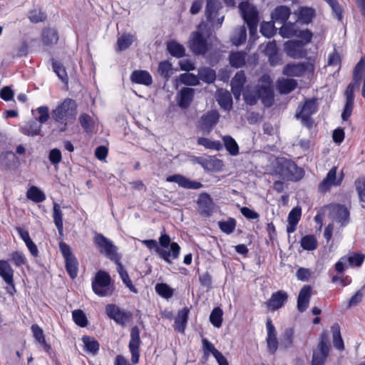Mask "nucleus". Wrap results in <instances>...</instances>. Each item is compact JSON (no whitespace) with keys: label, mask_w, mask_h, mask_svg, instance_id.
<instances>
[{"label":"nucleus","mask_w":365,"mask_h":365,"mask_svg":"<svg viewBox=\"0 0 365 365\" xmlns=\"http://www.w3.org/2000/svg\"><path fill=\"white\" fill-rule=\"evenodd\" d=\"M288 295L283 291L279 290L273 293L270 299L267 302V306L272 311H275L281 308L287 301Z\"/></svg>","instance_id":"23"},{"label":"nucleus","mask_w":365,"mask_h":365,"mask_svg":"<svg viewBox=\"0 0 365 365\" xmlns=\"http://www.w3.org/2000/svg\"><path fill=\"white\" fill-rule=\"evenodd\" d=\"M220 8L221 4L218 0H207L205 16L212 26L217 28L222 25L224 21V16L217 17L218 11Z\"/></svg>","instance_id":"11"},{"label":"nucleus","mask_w":365,"mask_h":365,"mask_svg":"<svg viewBox=\"0 0 365 365\" xmlns=\"http://www.w3.org/2000/svg\"><path fill=\"white\" fill-rule=\"evenodd\" d=\"M99 252L106 256L112 261H117L118 259V247L108 238L102 234H96L93 239Z\"/></svg>","instance_id":"7"},{"label":"nucleus","mask_w":365,"mask_h":365,"mask_svg":"<svg viewBox=\"0 0 365 365\" xmlns=\"http://www.w3.org/2000/svg\"><path fill=\"white\" fill-rule=\"evenodd\" d=\"M53 69L62 82L65 83H68V78L67 73L66 71L65 68L62 66L61 63L57 61H53Z\"/></svg>","instance_id":"58"},{"label":"nucleus","mask_w":365,"mask_h":365,"mask_svg":"<svg viewBox=\"0 0 365 365\" xmlns=\"http://www.w3.org/2000/svg\"><path fill=\"white\" fill-rule=\"evenodd\" d=\"M167 49L173 56L181 58L185 55V47L175 41H169L167 43Z\"/></svg>","instance_id":"40"},{"label":"nucleus","mask_w":365,"mask_h":365,"mask_svg":"<svg viewBox=\"0 0 365 365\" xmlns=\"http://www.w3.org/2000/svg\"><path fill=\"white\" fill-rule=\"evenodd\" d=\"M342 180V176L336 179V168L333 167L327 173L326 178L322 181L319 185L320 192H325L328 191L332 186L339 185Z\"/></svg>","instance_id":"21"},{"label":"nucleus","mask_w":365,"mask_h":365,"mask_svg":"<svg viewBox=\"0 0 365 365\" xmlns=\"http://www.w3.org/2000/svg\"><path fill=\"white\" fill-rule=\"evenodd\" d=\"M53 218L59 235L63 236V212L60 205L55 202L53 205Z\"/></svg>","instance_id":"32"},{"label":"nucleus","mask_w":365,"mask_h":365,"mask_svg":"<svg viewBox=\"0 0 365 365\" xmlns=\"http://www.w3.org/2000/svg\"><path fill=\"white\" fill-rule=\"evenodd\" d=\"M217 101L220 106L225 110H229L232 107V97L227 91H219Z\"/></svg>","instance_id":"43"},{"label":"nucleus","mask_w":365,"mask_h":365,"mask_svg":"<svg viewBox=\"0 0 365 365\" xmlns=\"http://www.w3.org/2000/svg\"><path fill=\"white\" fill-rule=\"evenodd\" d=\"M304 45L302 41H288L284 43V51L292 58H302L307 55Z\"/></svg>","instance_id":"16"},{"label":"nucleus","mask_w":365,"mask_h":365,"mask_svg":"<svg viewBox=\"0 0 365 365\" xmlns=\"http://www.w3.org/2000/svg\"><path fill=\"white\" fill-rule=\"evenodd\" d=\"M168 182H175L179 186L186 189L197 190L202 187V184L200 182L192 181L181 175H173L166 178Z\"/></svg>","instance_id":"22"},{"label":"nucleus","mask_w":365,"mask_h":365,"mask_svg":"<svg viewBox=\"0 0 365 365\" xmlns=\"http://www.w3.org/2000/svg\"><path fill=\"white\" fill-rule=\"evenodd\" d=\"M197 144L205 147L207 149L220 150L222 148V144L219 140H212L207 138H198Z\"/></svg>","instance_id":"47"},{"label":"nucleus","mask_w":365,"mask_h":365,"mask_svg":"<svg viewBox=\"0 0 365 365\" xmlns=\"http://www.w3.org/2000/svg\"><path fill=\"white\" fill-rule=\"evenodd\" d=\"M106 312L110 319L120 324H125L130 317L129 312L121 310L118 307L112 304L106 307Z\"/></svg>","instance_id":"18"},{"label":"nucleus","mask_w":365,"mask_h":365,"mask_svg":"<svg viewBox=\"0 0 365 365\" xmlns=\"http://www.w3.org/2000/svg\"><path fill=\"white\" fill-rule=\"evenodd\" d=\"M31 329L36 341L48 353L51 347V345L46 341L43 329L37 324H33Z\"/></svg>","instance_id":"35"},{"label":"nucleus","mask_w":365,"mask_h":365,"mask_svg":"<svg viewBox=\"0 0 365 365\" xmlns=\"http://www.w3.org/2000/svg\"><path fill=\"white\" fill-rule=\"evenodd\" d=\"M92 288L95 294L100 297L110 296L114 290L110 275L103 271L96 273L95 279L92 282Z\"/></svg>","instance_id":"5"},{"label":"nucleus","mask_w":365,"mask_h":365,"mask_svg":"<svg viewBox=\"0 0 365 365\" xmlns=\"http://www.w3.org/2000/svg\"><path fill=\"white\" fill-rule=\"evenodd\" d=\"M314 15V11L310 8H302L299 11V19L304 24H309Z\"/></svg>","instance_id":"62"},{"label":"nucleus","mask_w":365,"mask_h":365,"mask_svg":"<svg viewBox=\"0 0 365 365\" xmlns=\"http://www.w3.org/2000/svg\"><path fill=\"white\" fill-rule=\"evenodd\" d=\"M243 97L247 104L255 105L259 99L257 86H247L243 93Z\"/></svg>","instance_id":"39"},{"label":"nucleus","mask_w":365,"mask_h":365,"mask_svg":"<svg viewBox=\"0 0 365 365\" xmlns=\"http://www.w3.org/2000/svg\"><path fill=\"white\" fill-rule=\"evenodd\" d=\"M330 349L329 335L324 331L319 336L317 347L313 350L311 365H325Z\"/></svg>","instance_id":"4"},{"label":"nucleus","mask_w":365,"mask_h":365,"mask_svg":"<svg viewBox=\"0 0 365 365\" xmlns=\"http://www.w3.org/2000/svg\"><path fill=\"white\" fill-rule=\"evenodd\" d=\"M291 14L290 9L286 6L277 7L272 13V19L274 21L284 24L289 19Z\"/></svg>","instance_id":"33"},{"label":"nucleus","mask_w":365,"mask_h":365,"mask_svg":"<svg viewBox=\"0 0 365 365\" xmlns=\"http://www.w3.org/2000/svg\"><path fill=\"white\" fill-rule=\"evenodd\" d=\"M58 40V32L55 29L46 28L42 31V41L46 46L56 44Z\"/></svg>","instance_id":"37"},{"label":"nucleus","mask_w":365,"mask_h":365,"mask_svg":"<svg viewBox=\"0 0 365 365\" xmlns=\"http://www.w3.org/2000/svg\"><path fill=\"white\" fill-rule=\"evenodd\" d=\"M317 111V105L314 100H307L302 106L299 112L296 113V118L303 121H307L309 117Z\"/></svg>","instance_id":"27"},{"label":"nucleus","mask_w":365,"mask_h":365,"mask_svg":"<svg viewBox=\"0 0 365 365\" xmlns=\"http://www.w3.org/2000/svg\"><path fill=\"white\" fill-rule=\"evenodd\" d=\"M130 81L137 84L149 86L153 83L151 75L146 71L135 70L130 75Z\"/></svg>","instance_id":"26"},{"label":"nucleus","mask_w":365,"mask_h":365,"mask_svg":"<svg viewBox=\"0 0 365 365\" xmlns=\"http://www.w3.org/2000/svg\"><path fill=\"white\" fill-rule=\"evenodd\" d=\"M10 260L14 264L16 267H21L26 264V258L24 254L20 251H16L11 252L10 255Z\"/></svg>","instance_id":"60"},{"label":"nucleus","mask_w":365,"mask_h":365,"mask_svg":"<svg viewBox=\"0 0 365 365\" xmlns=\"http://www.w3.org/2000/svg\"><path fill=\"white\" fill-rule=\"evenodd\" d=\"M82 341L87 351L96 354L99 349L98 342L93 337L83 336Z\"/></svg>","instance_id":"51"},{"label":"nucleus","mask_w":365,"mask_h":365,"mask_svg":"<svg viewBox=\"0 0 365 365\" xmlns=\"http://www.w3.org/2000/svg\"><path fill=\"white\" fill-rule=\"evenodd\" d=\"M158 72L166 81L168 80L170 75L172 74V64L168 61L160 62L158 66Z\"/></svg>","instance_id":"56"},{"label":"nucleus","mask_w":365,"mask_h":365,"mask_svg":"<svg viewBox=\"0 0 365 365\" xmlns=\"http://www.w3.org/2000/svg\"><path fill=\"white\" fill-rule=\"evenodd\" d=\"M294 339V330L292 328L286 329L281 336V344L284 348H289Z\"/></svg>","instance_id":"55"},{"label":"nucleus","mask_w":365,"mask_h":365,"mask_svg":"<svg viewBox=\"0 0 365 365\" xmlns=\"http://www.w3.org/2000/svg\"><path fill=\"white\" fill-rule=\"evenodd\" d=\"M195 91L190 88H183L178 94V103L182 108H187L192 101Z\"/></svg>","instance_id":"28"},{"label":"nucleus","mask_w":365,"mask_h":365,"mask_svg":"<svg viewBox=\"0 0 365 365\" xmlns=\"http://www.w3.org/2000/svg\"><path fill=\"white\" fill-rule=\"evenodd\" d=\"M313 66L309 63H289L284 67L283 74L288 76L299 77L307 71H312Z\"/></svg>","instance_id":"17"},{"label":"nucleus","mask_w":365,"mask_h":365,"mask_svg":"<svg viewBox=\"0 0 365 365\" xmlns=\"http://www.w3.org/2000/svg\"><path fill=\"white\" fill-rule=\"evenodd\" d=\"M140 343V330L138 327L135 326L131 329L130 340L129 342V349L131 353V361L133 364H136L139 361V346Z\"/></svg>","instance_id":"13"},{"label":"nucleus","mask_w":365,"mask_h":365,"mask_svg":"<svg viewBox=\"0 0 365 365\" xmlns=\"http://www.w3.org/2000/svg\"><path fill=\"white\" fill-rule=\"evenodd\" d=\"M222 310L220 308L213 309L210 315V321L214 327L219 328L222 326Z\"/></svg>","instance_id":"53"},{"label":"nucleus","mask_w":365,"mask_h":365,"mask_svg":"<svg viewBox=\"0 0 365 365\" xmlns=\"http://www.w3.org/2000/svg\"><path fill=\"white\" fill-rule=\"evenodd\" d=\"M246 82V77L244 71H240L236 73L231 81L232 92L236 99H240L242 88Z\"/></svg>","instance_id":"25"},{"label":"nucleus","mask_w":365,"mask_h":365,"mask_svg":"<svg viewBox=\"0 0 365 365\" xmlns=\"http://www.w3.org/2000/svg\"><path fill=\"white\" fill-rule=\"evenodd\" d=\"M143 243L150 250L155 249V252L160 257L168 263H171L172 261L177 259L180 255V247L177 242H172L169 250L159 247L157 242L154 240H143Z\"/></svg>","instance_id":"6"},{"label":"nucleus","mask_w":365,"mask_h":365,"mask_svg":"<svg viewBox=\"0 0 365 365\" xmlns=\"http://www.w3.org/2000/svg\"><path fill=\"white\" fill-rule=\"evenodd\" d=\"M312 296V287L309 285H304L300 290L297 298V309L304 312L308 307Z\"/></svg>","instance_id":"24"},{"label":"nucleus","mask_w":365,"mask_h":365,"mask_svg":"<svg viewBox=\"0 0 365 365\" xmlns=\"http://www.w3.org/2000/svg\"><path fill=\"white\" fill-rule=\"evenodd\" d=\"M220 115L217 110H210L202 115L198 121V128L203 132L209 133L217 123Z\"/></svg>","instance_id":"14"},{"label":"nucleus","mask_w":365,"mask_h":365,"mask_svg":"<svg viewBox=\"0 0 365 365\" xmlns=\"http://www.w3.org/2000/svg\"><path fill=\"white\" fill-rule=\"evenodd\" d=\"M77 115V104L71 98H67L52 110L51 118L59 124V131L66 130L68 125L72 124Z\"/></svg>","instance_id":"1"},{"label":"nucleus","mask_w":365,"mask_h":365,"mask_svg":"<svg viewBox=\"0 0 365 365\" xmlns=\"http://www.w3.org/2000/svg\"><path fill=\"white\" fill-rule=\"evenodd\" d=\"M277 173L282 179L288 181H298L304 176V170L290 160L279 161Z\"/></svg>","instance_id":"3"},{"label":"nucleus","mask_w":365,"mask_h":365,"mask_svg":"<svg viewBox=\"0 0 365 365\" xmlns=\"http://www.w3.org/2000/svg\"><path fill=\"white\" fill-rule=\"evenodd\" d=\"M279 34L284 38H291L298 35V29L294 24H285L279 29Z\"/></svg>","instance_id":"49"},{"label":"nucleus","mask_w":365,"mask_h":365,"mask_svg":"<svg viewBox=\"0 0 365 365\" xmlns=\"http://www.w3.org/2000/svg\"><path fill=\"white\" fill-rule=\"evenodd\" d=\"M197 211L202 215L210 216L213 212L215 204L207 193H201L197 200Z\"/></svg>","instance_id":"19"},{"label":"nucleus","mask_w":365,"mask_h":365,"mask_svg":"<svg viewBox=\"0 0 365 365\" xmlns=\"http://www.w3.org/2000/svg\"><path fill=\"white\" fill-rule=\"evenodd\" d=\"M72 317L73 321L77 325L81 327H84L87 325V318L82 310H74L72 313Z\"/></svg>","instance_id":"63"},{"label":"nucleus","mask_w":365,"mask_h":365,"mask_svg":"<svg viewBox=\"0 0 365 365\" xmlns=\"http://www.w3.org/2000/svg\"><path fill=\"white\" fill-rule=\"evenodd\" d=\"M211 35V31L207 25L201 23L197 31L192 32L190 36V48L196 55L205 54L208 49L207 40Z\"/></svg>","instance_id":"2"},{"label":"nucleus","mask_w":365,"mask_h":365,"mask_svg":"<svg viewBox=\"0 0 365 365\" xmlns=\"http://www.w3.org/2000/svg\"><path fill=\"white\" fill-rule=\"evenodd\" d=\"M179 79L182 83L187 86H197L200 83L198 76L190 73L180 74Z\"/></svg>","instance_id":"54"},{"label":"nucleus","mask_w":365,"mask_h":365,"mask_svg":"<svg viewBox=\"0 0 365 365\" xmlns=\"http://www.w3.org/2000/svg\"><path fill=\"white\" fill-rule=\"evenodd\" d=\"M189 312L190 309L187 307H184L178 312L177 317L175 319V329L180 333H184L185 331Z\"/></svg>","instance_id":"31"},{"label":"nucleus","mask_w":365,"mask_h":365,"mask_svg":"<svg viewBox=\"0 0 365 365\" xmlns=\"http://www.w3.org/2000/svg\"><path fill=\"white\" fill-rule=\"evenodd\" d=\"M199 80L207 83H213L216 78L215 71L210 68H200L198 69Z\"/></svg>","instance_id":"41"},{"label":"nucleus","mask_w":365,"mask_h":365,"mask_svg":"<svg viewBox=\"0 0 365 365\" xmlns=\"http://www.w3.org/2000/svg\"><path fill=\"white\" fill-rule=\"evenodd\" d=\"M136 40L135 35L125 33L119 36L116 42V51H122L128 48L132 43Z\"/></svg>","instance_id":"34"},{"label":"nucleus","mask_w":365,"mask_h":365,"mask_svg":"<svg viewBox=\"0 0 365 365\" xmlns=\"http://www.w3.org/2000/svg\"><path fill=\"white\" fill-rule=\"evenodd\" d=\"M220 229L226 234H231L236 226V221L233 218H229L226 221H220L218 222Z\"/></svg>","instance_id":"59"},{"label":"nucleus","mask_w":365,"mask_h":365,"mask_svg":"<svg viewBox=\"0 0 365 365\" xmlns=\"http://www.w3.org/2000/svg\"><path fill=\"white\" fill-rule=\"evenodd\" d=\"M239 9L250 29V34L252 35L257 31V26L259 21L258 11L255 6L248 2H241Z\"/></svg>","instance_id":"8"},{"label":"nucleus","mask_w":365,"mask_h":365,"mask_svg":"<svg viewBox=\"0 0 365 365\" xmlns=\"http://www.w3.org/2000/svg\"><path fill=\"white\" fill-rule=\"evenodd\" d=\"M31 22L37 24L43 22L46 19V14L40 9L31 10L28 16Z\"/></svg>","instance_id":"61"},{"label":"nucleus","mask_w":365,"mask_h":365,"mask_svg":"<svg viewBox=\"0 0 365 365\" xmlns=\"http://www.w3.org/2000/svg\"><path fill=\"white\" fill-rule=\"evenodd\" d=\"M155 289L159 295L165 299L170 298L173 294V289L167 284L158 283Z\"/></svg>","instance_id":"57"},{"label":"nucleus","mask_w":365,"mask_h":365,"mask_svg":"<svg viewBox=\"0 0 365 365\" xmlns=\"http://www.w3.org/2000/svg\"><path fill=\"white\" fill-rule=\"evenodd\" d=\"M266 328L267 331V344L270 354L275 353L278 348V341L277 338V331L270 318L267 319Z\"/></svg>","instance_id":"20"},{"label":"nucleus","mask_w":365,"mask_h":365,"mask_svg":"<svg viewBox=\"0 0 365 365\" xmlns=\"http://www.w3.org/2000/svg\"><path fill=\"white\" fill-rule=\"evenodd\" d=\"M78 120L86 132L90 133L93 130L95 122L90 115L81 113L78 118Z\"/></svg>","instance_id":"50"},{"label":"nucleus","mask_w":365,"mask_h":365,"mask_svg":"<svg viewBox=\"0 0 365 365\" xmlns=\"http://www.w3.org/2000/svg\"><path fill=\"white\" fill-rule=\"evenodd\" d=\"M247 53L245 51L231 52L229 60L231 66L235 68H240L245 64Z\"/></svg>","instance_id":"38"},{"label":"nucleus","mask_w":365,"mask_h":365,"mask_svg":"<svg viewBox=\"0 0 365 365\" xmlns=\"http://www.w3.org/2000/svg\"><path fill=\"white\" fill-rule=\"evenodd\" d=\"M332 214L334 219L340 222L341 225H346L349 221V211L348 209L340 205H334L332 208Z\"/></svg>","instance_id":"29"},{"label":"nucleus","mask_w":365,"mask_h":365,"mask_svg":"<svg viewBox=\"0 0 365 365\" xmlns=\"http://www.w3.org/2000/svg\"><path fill=\"white\" fill-rule=\"evenodd\" d=\"M59 249L65 259L66 269L68 274L71 278H76L78 274V263L76 258L73 255L71 247L66 242H60Z\"/></svg>","instance_id":"9"},{"label":"nucleus","mask_w":365,"mask_h":365,"mask_svg":"<svg viewBox=\"0 0 365 365\" xmlns=\"http://www.w3.org/2000/svg\"><path fill=\"white\" fill-rule=\"evenodd\" d=\"M247 38V30L245 26H240L237 28L231 38V41L232 43L235 46H239L242 44Z\"/></svg>","instance_id":"42"},{"label":"nucleus","mask_w":365,"mask_h":365,"mask_svg":"<svg viewBox=\"0 0 365 365\" xmlns=\"http://www.w3.org/2000/svg\"><path fill=\"white\" fill-rule=\"evenodd\" d=\"M26 197L35 202H42L46 200L45 194L36 186H32L28 190Z\"/></svg>","instance_id":"45"},{"label":"nucleus","mask_w":365,"mask_h":365,"mask_svg":"<svg viewBox=\"0 0 365 365\" xmlns=\"http://www.w3.org/2000/svg\"><path fill=\"white\" fill-rule=\"evenodd\" d=\"M356 190L360 201L365 202V178H361L355 181Z\"/></svg>","instance_id":"64"},{"label":"nucleus","mask_w":365,"mask_h":365,"mask_svg":"<svg viewBox=\"0 0 365 365\" xmlns=\"http://www.w3.org/2000/svg\"><path fill=\"white\" fill-rule=\"evenodd\" d=\"M14 270L8 261L0 259V277L8 285L6 288L7 293L11 295L16 292L14 282Z\"/></svg>","instance_id":"10"},{"label":"nucleus","mask_w":365,"mask_h":365,"mask_svg":"<svg viewBox=\"0 0 365 365\" xmlns=\"http://www.w3.org/2000/svg\"><path fill=\"white\" fill-rule=\"evenodd\" d=\"M277 84L280 93L288 94L297 87V82L292 78H282L278 81Z\"/></svg>","instance_id":"36"},{"label":"nucleus","mask_w":365,"mask_h":365,"mask_svg":"<svg viewBox=\"0 0 365 365\" xmlns=\"http://www.w3.org/2000/svg\"><path fill=\"white\" fill-rule=\"evenodd\" d=\"M261 80L263 81L264 84L257 86L259 97L265 106H270L273 101L274 95L269 77L264 76Z\"/></svg>","instance_id":"12"},{"label":"nucleus","mask_w":365,"mask_h":365,"mask_svg":"<svg viewBox=\"0 0 365 365\" xmlns=\"http://www.w3.org/2000/svg\"><path fill=\"white\" fill-rule=\"evenodd\" d=\"M301 246L306 250H314L317 247V241L314 235H306L301 240Z\"/></svg>","instance_id":"52"},{"label":"nucleus","mask_w":365,"mask_h":365,"mask_svg":"<svg viewBox=\"0 0 365 365\" xmlns=\"http://www.w3.org/2000/svg\"><path fill=\"white\" fill-rule=\"evenodd\" d=\"M224 145L231 155H237L239 153V146L235 140L230 135L222 137Z\"/></svg>","instance_id":"44"},{"label":"nucleus","mask_w":365,"mask_h":365,"mask_svg":"<svg viewBox=\"0 0 365 365\" xmlns=\"http://www.w3.org/2000/svg\"><path fill=\"white\" fill-rule=\"evenodd\" d=\"M41 129V126L37 122L30 121L21 128V131L25 135L34 136L38 135Z\"/></svg>","instance_id":"46"},{"label":"nucleus","mask_w":365,"mask_h":365,"mask_svg":"<svg viewBox=\"0 0 365 365\" xmlns=\"http://www.w3.org/2000/svg\"><path fill=\"white\" fill-rule=\"evenodd\" d=\"M331 332L334 347L339 350H344V342L341 336L340 328L338 324H334L331 327Z\"/></svg>","instance_id":"48"},{"label":"nucleus","mask_w":365,"mask_h":365,"mask_svg":"<svg viewBox=\"0 0 365 365\" xmlns=\"http://www.w3.org/2000/svg\"><path fill=\"white\" fill-rule=\"evenodd\" d=\"M302 215L300 207H294L288 215V225L287 232L290 234L295 231L297 223L299 222Z\"/></svg>","instance_id":"30"},{"label":"nucleus","mask_w":365,"mask_h":365,"mask_svg":"<svg viewBox=\"0 0 365 365\" xmlns=\"http://www.w3.org/2000/svg\"><path fill=\"white\" fill-rule=\"evenodd\" d=\"M194 162L200 164L204 170L210 172H219L224 167L223 161L214 156H208L205 158L197 157L194 159Z\"/></svg>","instance_id":"15"}]
</instances>
